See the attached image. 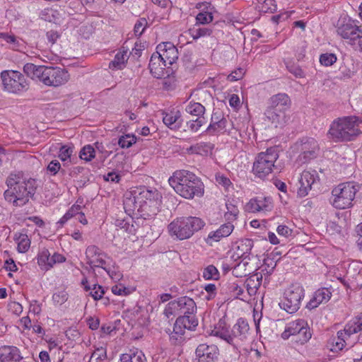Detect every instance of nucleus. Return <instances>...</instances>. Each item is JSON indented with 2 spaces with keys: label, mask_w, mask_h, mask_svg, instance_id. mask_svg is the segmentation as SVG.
Returning a JSON list of instances; mask_svg holds the SVG:
<instances>
[{
  "label": "nucleus",
  "mask_w": 362,
  "mask_h": 362,
  "mask_svg": "<svg viewBox=\"0 0 362 362\" xmlns=\"http://www.w3.org/2000/svg\"><path fill=\"white\" fill-rule=\"evenodd\" d=\"M95 350L92 354L89 362H105L107 360L106 348L104 344L101 345H94Z\"/></svg>",
  "instance_id": "nucleus-37"
},
{
  "label": "nucleus",
  "mask_w": 362,
  "mask_h": 362,
  "mask_svg": "<svg viewBox=\"0 0 362 362\" xmlns=\"http://www.w3.org/2000/svg\"><path fill=\"white\" fill-rule=\"evenodd\" d=\"M112 292L118 296H127L130 293L128 288L122 284H116L112 287Z\"/></svg>",
  "instance_id": "nucleus-55"
},
{
  "label": "nucleus",
  "mask_w": 362,
  "mask_h": 362,
  "mask_svg": "<svg viewBox=\"0 0 362 362\" xmlns=\"http://www.w3.org/2000/svg\"><path fill=\"white\" fill-rule=\"evenodd\" d=\"M8 189L4 192V199L14 206H23L33 197L37 189L35 179L25 178L23 173H11L6 179Z\"/></svg>",
  "instance_id": "nucleus-1"
},
{
  "label": "nucleus",
  "mask_w": 362,
  "mask_h": 362,
  "mask_svg": "<svg viewBox=\"0 0 362 362\" xmlns=\"http://www.w3.org/2000/svg\"><path fill=\"white\" fill-rule=\"evenodd\" d=\"M179 315H192L197 310L195 302L190 298L182 297L179 298Z\"/></svg>",
  "instance_id": "nucleus-27"
},
{
  "label": "nucleus",
  "mask_w": 362,
  "mask_h": 362,
  "mask_svg": "<svg viewBox=\"0 0 362 362\" xmlns=\"http://www.w3.org/2000/svg\"><path fill=\"white\" fill-rule=\"evenodd\" d=\"M246 208L252 213L270 211L273 209L272 199L270 197H257L250 199Z\"/></svg>",
  "instance_id": "nucleus-19"
},
{
  "label": "nucleus",
  "mask_w": 362,
  "mask_h": 362,
  "mask_svg": "<svg viewBox=\"0 0 362 362\" xmlns=\"http://www.w3.org/2000/svg\"><path fill=\"white\" fill-rule=\"evenodd\" d=\"M30 246V240L25 234H21L18 239V251L24 253L28 250Z\"/></svg>",
  "instance_id": "nucleus-42"
},
{
  "label": "nucleus",
  "mask_w": 362,
  "mask_h": 362,
  "mask_svg": "<svg viewBox=\"0 0 362 362\" xmlns=\"http://www.w3.org/2000/svg\"><path fill=\"white\" fill-rule=\"evenodd\" d=\"M95 156V149L91 145L85 146L80 151L79 157L86 160L90 161Z\"/></svg>",
  "instance_id": "nucleus-45"
},
{
  "label": "nucleus",
  "mask_w": 362,
  "mask_h": 362,
  "mask_svg": "<svg viewBox=\"0 0 362 362\" xmlns=\"http://www.w3.org/2000/svg\"><path fill=\"white\" fill-rule=\"evenodd\" d=\"M136 139L134 135L125 134L119 137L118 140L119 146L122 148H129L132 144H135Z\"/></svg>",
  "instance_id": "nucleus-47"
},
{
  "label": "nucleus",
  "mask_w": 362,
  "mask_h": 362,
  "mask_svg": "<svg viewBox=\"0 0 362 362\" xmlns=\"http://www.w3.org/2000/svg\"><path fill=\"white\" fill-rule=\"evenodd\" d=\"M263 7L267 8L266 11L274 13L276 11V5L274 0H265L264 1Z\"/></svg>",
  "instance_id": "nucleus-64"
},
{
  "label": "nucleus",
  "mask_w": 362,
  "mask_h": 362,
  "mask_svg": "<svg viewBox=\"0 0 362 362\" xmlns=\"http://www.w3.org/2000/svg\"><path fill=\"white\" fill-rule=\"evenodd\" d=\"M90 295L93 297V298L95 300H100L103 298V296L105 293L104 288L98 285L93 284V287L90 288Z\"/></svg>",
  "instance_id": "nucleus-52"
},
{
  "label": "nucleus",
  "mask_w": 362,
  "mask_h": 362,
  "mask_svg": "<svg viewBox=\"0 0 362 362\" xmlns=\"http://www.w3.org/2000/svg\"><path fill=\"white\" fill-rule=\"evenodd\" d=\"M87 264L93 269L95 267L103 268L106 264L107 255L96 245H89L86 250Z\"/></svg>",
  "instance_id": "nucleus-17"
},
{
  "label": "nucleus",
  "mask_w": 362,
  "mask_h": 362,
  "mask_svg": "<svg viewBox=\"0 0 362 362\" xmlns=\"http://www.w3.org/2000/svg\"><path fill=\"white\" fill-rule=\"evenodd\" d=\"M291 100L286 93H279L269 99V105L264 115L274 127H283L286 122L285 111L289 107Z\"/></svg>",
  "instance_id": "nucleus-6"
},
{
  "label": "nucleus",
  "mask_w": 362,
  "mask_h": 362,
  "mask_svg": "<svg viewBox=\"0 0 362 362\" xmlns=\"http://www.w3.org/2000/svg\"><path fill=\"white\" fill-rule=\"evenodd\" d=\"M196 356L202 361L212 362L217 359L218 349L214 344H199L196 349Z\"/></svg>",
  "instance_id": "nucleus-21"
},
{
  "label": "nucleus",
  "mask_w": 362,
  "mask_h": 362,
  "mask_svg": "<svg viewBox=\"0 0 362 362\" xmlns=\"http://www.w3.org/2000/svg\"><path fill=\"white\" fill-rule=\"evenodd\" d=\"M205 225L203 220L198 217H180L172 221L168 229L171 236L183 240L191 238L193 234L201 230Z\"/></svg>",
  "instance_id": "nucleus-5"
},
{
  "label": "nucleus",
  "mask_w": 362,
  "mask_h": 362,
  "mask_svg": "<svg viewBox=\"0 0 362 362\" xmlns=\"http://www.w3.org/2000/svg\"><path fill=\"white\" fill-rule=\"evenodd\" d=\"M61 164L57 160H52L47 165V170L52 175H55L60 170Z\"/></svg>",
  "instance_id": "nucleus-59"
},
{
  "label": "nucleus",
  "mask_w": 362,
  "mask_h": 362,
  "mask_svg": "<svg viewBox=\"0 0 362 362\" xmlns=\"http://www.w3.org/2000/svg\"><path fill=\"white\" fill-rule=\"evenodd\" d=\"M123 205L125 213L133 218L139 217L146 218V216L156 214V211H153L152 214H149L147 209L148 202L142 203L141 199H139V195L135 196L132 192H127L124 194Z\"/></svg>",
  "instance_id": "nucleus-10"
},
{
  "label": "nucleus",
  "mask_w": 362,
  "mask_h": 362,
  "mask_svg": "<svg viewBox=\"0 0 362 362\" xmlns=\"http://www.w3.org/2000/svg\"><path fill=\"white\" fill-rule=\"evenodd\" d=\"M288 71L297 78L304 77V72L298 66H291L288 67Z\"/></svg>",
  "instance_id": "nucleus-63"
},
{
  "label": "nucleus",
  "mask_w": 362,
  "mask_h": 362,
  "mask_svg": "<svg viewBox=\"0 0 362 362\" xmlns=\"http://www.w3.org/2000/svg\"><path fill=\"white\" fill-rule=\"evenodd\" d=\"M253 247V242L251 239H243L236 243L235 253L239 257L246 258L250 253Z\"/></svg>",
  "instance_id": "nucleus-31"
},
{
  "label": "nucleus",
  "mask_w": 362,
  "mask_h": 362,
  "mask_svg": "<svg viewBox=\"0 0 362 362\" xmlns=\"http://www.w3.org/2000/svg\"><path fill=\"white\" fill-rule=\"evenodd\" d=\"M249 329L248 323L242 318L239 319L231 329V334L233 337V339L235 338H239L240 340L245 339Z\"/></svg>",
  "instance_id": "nucleus-29"
},
{
  "label": "nucleus",
  "mask_w": 362,
  "mask_h": 362,
  "mask_svg": "<svg viewBox=\"0 0 362 362\" xmlns=\"http://www.w3.org/2000/svg\"><path fill=\"white\" fill-rule=\"evenodd\" d=\"M301 153L298 156V160L301 163H306L315 158L319 152L317 141L308 138L302 141L300 147Z\"/></svg>",
  "instance_id": "nucleus-18"
},
{
  "label": "nucleus",
  "mask_w": 362,
  "mask_h": 362,
  "mask_svg": "<svg viewBox=\"0 0 362 362\" xmlns=\"http://www.w3.org/2000/svg\"><path fill=\"white\" fill-rule=\"evenodd\" d=\"M337 31L339 35L352 45L362 38V30L350 19L340 24Z\"/></svg>",
  "instance_id": "nucleus-15"
},
{
  "label": "nucleus",
  "mask_w": 362,
  "mask_h": 362,
  "mask_svg": "<svg viewBox=\"0 0 362 362\" xmlns=\"http://www.w3.org/2000/svg\"><path fill=\"white\" fill-rule=\"evenodd\" d=\"M23 357L19 349L13 346H2L0 347V362L20 361Z\"/></svg>",
  "instance_id": "nucleus-25"
},
{
  "label": "nucleus",
  "mask_w": 362,
  "mask_h": 362,
  "mask_svg": "<svg viewBox=\"0 0 362 362\" xmlns=\"http://www.w3.org/2000/svg\"><path fill=\"white\" fill-rule=\"evenodd\" d=\"M169 185L181 197L192 199L201 197L204 193V185L194 173L187 170H177L168 179Z\"/></svg>",
  "instance_id": "nucleus-2"
},
{
  "label": "nucleus",
  "mask_w": 362,
  "mask_h": 362,
  "mask_svg": "<svg viewBox=\"0 0 362 362\" xmlns=\"http://www.w3.org/2000/svg\"><path fill=\"white\" fill-rule=\"evenodd\" d=\"M158 196V192L156 189H146L145 190H143L139 194V199H141V202L144 203V199H146L147 200H149V202L148 203L147 209L148 207H151L152 205L154 206L155 211H158L156 206L157 205V198Z\"/></svg>",
  "instance_id": "nucleus-34"
},
{
  "label": "nucleus",
  "mask_w": 362,
  "mask_h": 362,
  "mask_svg": "<svg viewBox=\"0 0 362 362\" xmlns=\"http://www.w3.org/2000/svg\"><path fill=\"white\" fill-rule=\"evenodd\" d=\"M66 258L59 253H54V255L50 258V262H49V268L52 267V266L56 263H62L65 262Z\"/></svg>",
  "instance_id": "nucleus-62"
},
{
  "label": "nucleus",
  "mask_w": 362,
  "mask_h": 362,
  "mask_svg": "<svg viewBox=\"0 0 362 362\" xmlns=\"http://www.w3.org/2000/svg\"><path fill=\"white\" fill-rule=\"evenodd\" d=\"M303 297V288L298 284H292L285 291L284 299L279 305L287 313H293L300 308Z\"/></svg>",
  "instance_id": "nucleus-11"
},
{
  "label": "nucleus",
  "mask_w": 362,
  "mask_h": 362,
  "mask_svg": "<svg viewBox=\"0 0 362 362\" xmlns=\"http://www.w3.org/2000/svg\"><path fill=\"white\" fill-rule=\"evenodd\" d=\"M120 362H146V359L141 351L130 350L121 356Z\"/></svg>",
  "instance_id": "nucleus-35"
},
{
  "label": "nucleus",
  "mask_w": 362,
  "mask_h": 362,
  "mask_svg": "<svg viewBox=\"0 0 362 362\" xmlns=\"http://www.w3.org/2000/svg\"><path fill=\"white\" fill-rule=\"evenodd\" d=\"M276 232L279 235L288 238L292 235L293 230L285 225H279L276 228Z\"/></svg>",
  "instance_id": "nucleus-58"
},
{
  "label": "nucleus",
  "mask_w": 362,
  "mask_h": 362,
  "mask_svg": "<svg viewBox=\"0 0 362 362\" xmlns=\"http://www.w3.org/2000/svg\"><path fill=\"white\" fill-rule=\"evenodd\" d=\"M362 119L356 116H346L335 119L330 124L328 138L335 142L351 141L362 134Z\"/></svg>",
  "instance_id": "nucleus-3"
},
{
  "label": "nucleus",
  "mask_w": 362,
  "mask_h": 362,
  "mask_svg": "<svg viewBox=\"0 0 362 362\" xmlns=\"http://www.w3.org/2000/svg\"><path fill=\"white\" fill-rule=\"evenodd\" d=\"M320 180L318 174L315 170H307L303 171L299 179V187L298 195L300 197L307 196L313 187Z\"/></svg>",
  "instance_id": "nucleus-16"
},
{
  "label": "nucleus",
  "mask_w": 362,
  "mask_h": 362,
  "mask_svg": "<svg viewBox=\"0 0 362 362\" xmlns=\"http://www.w3.org/2000/svg\"><path fill=\"white\" fill-rule=\"evenodd\" d=\"M0 78L3 89L10 93L21 95L29 89L28 81L18 71H3L0 74Z\"/></svg>",
  "instance_id": "nucleus-8"
},
{
  "label": "nucleus",
  "mask_w": 362,
  "mask_h": 362,
  "mask_svg": "<svg viewBox=\"0 0 362 362\" xmlns=\"http://www.w3.org/2000/svg\"><path fill=\"white\" fill-rule=\"evenodd\" d=\"M158 45L156 47V52L153 53L150 62L148 64V68L150 69V73L151 75L156 78H158Z\"/></svg>",
  "instance_id": "nucleus-39"
},
{
  "label": "nucleus",
  "mask_w": 362,
  "mask_h": 362,
  "mask_svg": "<svg viewBox=\"0 0 362 362\" xmlns=\"http://www.w3.org/2000/svg\"><path fill=\"white\" fill-rule=\"evenodd\" d=\"M80 210H81L80 205H73L69 209V211L60 218V220L57 222V223L59 224L61 226H62L71 217L78 215Z\"/></svg>",
  "instance_id": "nucleus-44"
},
{
  "label": "nucleus",
  "mask_w": 362,
  "mask_h": 362,
  "mask_svg": "<svg viewBox=\"0 0 362 362\" xmlns=\"http://www.w3.org/2000/svg\"><path fill=\"white\" fill-rule=\"evenodd\" d=\"M129 59L127 51L125 49L119 50L115 56L114 59L109 64V68L111 69H122Z\"/></svg>",
  "instance_id": "nucleus-30"
},
{
  "label": "nucleus",
  "mask_w": 362,
  "mask_h": 362,
  "mask_svg": "<svg viewBox=\"0 0 362 362\" xmlns=\"http://www.w3.org/2000/svg\"><path fill=\"white\" fill-rule=\"evenodd\" d=\"M233 229L234 226L230 222L222 224L216 230L210 232L205 241L211 246L214 243H217L221 239L229 236Z\"/></svg>",
  "instance_id": "nucleus-22"
},
{
  "label": "nucleus",
  "mask_w": 362,
  "mask_h": 362,
  "mask_svg": "<svg viewBox=\"0 0 362 362\" xmlns=\"http://www.w3.org/2000/svg\"><path fill=\"white\" fill-rule=\"evenodd\" d=\"M163 124L171 130H177L181 126L180 112L175 109L164 110L162 112Z\"/></svg>",
  "instance_id": "nucleus-24"
},
{
  "label": "nucleus",
  "mask_w": 362,
  "mask_h": 362,
  "mask_svg": "<svg viewBox=\"0 0 362 362\" xmlns=\"http://www.w3.org/2000/svg\"><path fill=\"white\" fill-rule=\"evenodd\" d=\"M73 153V149L67 146H62L59 151V158L63 162L67 161L70 159Z\"/></svg>",
  "instance_id": "nucleus-51"
},
{
  "label": "nucleus",
  "mask_w": 362,
  "mask_h": 362,
  "mask_svg": "<svg viewBox=\"0 0 362 362\" xmlns=\"http://www.w3.org/2000/svg\"><path fill=\"white\" fill-rule=\"evenodd\" d=\"M211 30L206 28H200L194 30L193 37L194 39L199 38L200 37L210 35Z\"/></svg>",
  "instance_id": "nucleus-61"
},
{
  "label": "nucleus",
  "mask_w": 362,
  "mask_h": 362,
  "mask_svg": "<svg viewBox=\"0 0 362 362\" xmlns=\"http://www.w3.org/2000/svg\"><path fill=\"white\" fill-rule=\"evenodd\" d=\"M147 21L144 18H141L137 21L134 25V33L136 36H141L146 29Z\"/></svg>",
  "instance_id": "nucleus-50"
},
{
  "label": "nucleus",
  "mask_w": 362,
  "mask_h": 362,
  "mask_svg": "<svg viewBox=\"0 0 362 362\" xmlns=\"http://www.w3.org/2000/svg\"><path fill=\"white\" fill-rule=\"evenodd\" d=\"M332 296V292L327 288L317 289L307 305L309 309H314L320 304L327 303Z\"/></svg>",
  "instance_id": "nucleus-23"
},
{
  "label": "nucleus",
  "mask_w": 362,
  "mask_h": 362,
  "mask_svg": "<svg viewBox=\"0 0 362 362\" xmlns=\"http://www.w3.org/2000/svg\"><path fill=\"white\" fill-rule=\"evenodd\" d=\"M194 92H192L187 100L185 101V110L186 112L189 115L197 116V117H202V116L205 112V107L200 103L194 102L193 100L189 101V99L194 95Z\"/></svg>",
  "instance_id": "nucleus-28"
},
{
  "label": "nucleus",
  "mask_w": 362,
  "mask_h": 362,
  "mask_svg": "<svg viewBox=\"0 0 362 362\" xmlns=\"http://www.w3.org/2000/svg\"><path fill=\"white\" fill-rule=\"evenodd\" d=\"M216 182L218 185H222L226 189L232 185V182L228 177L220 173L216 175Z\"/></svg>",
  "instance_id": "nucleus-56"
},
{
  "label": "nucleus",
  "mask_w": 362,
  "mask_h": 362,
  "mask_svg": "<svg viewBox=\"0 0 362 362\" xmlns=\"http://www.w3.org/2000/svg\"><path fill=\"white\" fill-rule=\"evenodd\" d=\"M23 71L30 78L49 86H59L69 80L68 71L57 66H36L27 63L23 66Z\"/></svg>",
  "instance_id": "nucleus-4"
},
{
  "label": "nucleus",
  "mask_w": 362,
  "mask_h": 362,
  "mask_svg": "<svg viewBox=\"0 0 362 362\" xmlns=\"http://www.w3.org/2000/svg\"><path fill=\"white\" fill-rule=\"evenodd\" d=\"M204 123V117H197L195 120L187 122V127L192 132H197Z\"/></svg>",
  "instance_id": "nucleus-53"
},
{
  "label": "nucleus",
  "mask_w": 362,
  "mask_h": 362,
  "mask_svg": "<svg viewBox=\"0 0 362 362\" xmlns=\"http://www.w3.org/2000/svg\"><path fill=\"white\" fill-rule=\"evenodd\" d=\"M179 306V299L170 301L165 305L163 314L165 315L166 321H173L176 316L178 317Z\"/></svg>",
  "instance_id": "nucleus-33"
},
{
  "label": "nucleus",
  "mask_w": 362,
  "mask_h": 362,
  "mask_svg": "<svg viewBox=\"0 0 362 362\" xmlns=\"http://www.w3.org/2000/svg\"><path fill=\"white\" fill-rule=\"evenodd\" d=\"M203 277L206 280H216L219 277V273L216 267L209 265L203 271Z\"/></svg>",
  "instance_id": "nucleus-46"
},
{
  "label": "nucleus",
  "mask_w": 362,
  "mask_h": 362,
  "mask_svg": "<svg viewBox=\"0 0 362 362\" xmlns=\"http://www.w3.org/2000/svg\"><path fill=\"white\" fill-rule=\"evenodd\" d=\"M211 334L220 337L229 344L233 343V337L231 334V331H229L227 328L222 327L221 322H219L218 327H216L213 330H211Z\"/></svg>",
  "instance_id": "nucleus-36"
},
{
  "label": "nucleus",
  "mask_w": 362,
  "mask_h": 362,
  "mask_svg": "<svg viewBox=\"0 0 362 362\" xmlns=\"http://www.w3.org/2000/svg\"><path fill=\"white\" fill-rule=\"evenodd\" d=\"M359 332H362V316L354 317L346 325L343 330L337 332V336L332 339L331 350L334 351L341 350L347 337Z\"/></svg>",
  "instance_id": "nucleus-12"
},
{
  "label": "nucleus",
  "mask_w": 362,
  "mask_h": 362,
  "mask_svg": "<svg viewBox=\"0 0 362 362\" xmlns=\"http://www.w3.org/2000/svg\"><path fill=\"white\" fill-rule=\"evenodd\" d=\"M262 276L255 274L248 278L245 283V287L250 296H255L262 284Z\"/></svg>",
  "instance_id": "nucleus-32"
},
{
  "label": "nucleus",
  "mask_w": 362,
  "mask_h": 362,
  "mask_svg": "<svg viewBox=\"0 0 362 362\" xmlns=\"http://www.w3.org/2000/svg\"><path fill=\"white\" fill-rule=\"evenodd\" d=\"M196 20L200 24L209 23L213 21V16L211 13L201 12L197 14Z\"/></svg>",
  "instance_id": "nucleus-54"
},
{
  "label": "nucleus",
  "mask_w": 362,
  "mask_h": 362,
  "mask_svg": "<svg viewBox=\"0 0 362 362\" xmlns=\"http://www.w3.org/2000/svg\"><path fill=\"white\" fill-rule=\"evenodd\" d=\"M198 325V320L195 316L192 315H180L176 319L173 330L170 328H165V332L170 335L171 340L177 341L178 337L182 338L185 330L193 329Z\"/></svg>",
  "instance_id": "nucleus-14"
},
{
  "label": "nucleus",
  "mask_w": 362,
  "mask_h": 362,
  "mask_svg": "<svg viewBox=\"0 0 362 362\" xmlns=\"http://www.w3.org/2000/svg\"><path fill=\"white\" fill-rule=\"evenodd\" d=\"M226 206L225 218L229 221L235 220L239 213L238 207L231 202H226Z\"/></svg>",
  "instance_id": "nucleus-43"
},
{
  "label": "nucleus",
  "mask_w": 362,
  "mask_h": 362,
  "mask_svg": "<svg viewBox=\"0 0 362 362\" xmlns=\"http://www.w3.org/2000/svg\"><path fill=\"white\" fill-rule=\"evenodd\" d=\"M50 253L47 249L43 248L38 254L37 262L40 267H43L45 269H49V262H50Z\"/></svg>",
  "instance_id": "nucleus-40"
},
{
  "label": "nucleus",
  "mask_w": 362,
  "mask_h": 362,
  "mask_svg": "<svg viewBox=\"0 0 362 362\" xmlns=\"http://www.w3.org/2000/svg\"><path fill=\"white\" fill-rule=\"evenodd\" d=\"M226 119L219 111L214 112L211 115V124L207 128L209 132H219L226 128Z\"/></svg>",
  "instance_id": "nucleus-26"
},
{
  "label": "nucleus",
  "mask_w": 362,
  "mask_h": 362,
  "mask_svg": "<svg viewBox=\"0 0 362 362\" xmlns=\"http://www.w3.org/2000/svg\"><path fill=\"white\" fill-rule=\"evenodd\" d=\"M0 40L9 44L14 49H17L21 45L20 39L11 33H0Z\"/></svg>",
  "instance_id": "nucleus-38"
},
{
  "label": "nucleus",
  "mask_w": 362,
  "mask_h": 362,
  "mask_svg": "<svg viewBox=\"0 0 362 362\" xmlns=\"http://www.w3.org/2000/svg\"><path fill=\"white\" fill-rule=\"evenodd\" d=\"M358 191V186L351 182L341 183L332 191L331 203L337 209H344L351 206Z\"/></svg>",
  "instance_id": "nucleus-9"
},
{
  "label": "nucleus",
  "mask_w": 362,
  "mask_h": 362,
  "mask_svg": "<svg viewBox=\"0 0 362 362\" xmlns=\"http://www.w3.org/2000/svg\"><path fill=\"white\" fill-rule=\"evenodd\" d=\"M297 336V341L300 344L307 342L311 338V333L307 321L303 319H297L290 322L281 334L284 339H288L291 336Z\"/></svg>",
  "instance_id": "nucleus-13"
},
{
  "label": "nucleus",
  "mask_w": 362,
  "mask_h": 362,
  "mask_svg": "<svg viewBox=\"0 0 362 362\" xmlns=\"http://www.w3.org/2000/svg\"><path fill=\"white\" fill-rule=\"evenodd\" d=\"M279 158V152L276 147H271L266 151L257 154L253 163L252 172L255 176L264 179L277 169L275 165Z\"/></svg>",
  "instance_id": "nucleus-7"
},
{
  "label": "nucleus",
  "mask_w": 362,
  "mask_h": 362,
  "mask_svg": "<svg viewBox=\"0 0 362 362\" xmlns=\"http://www.w3.org/2000/svg\"><path fill=\"white\" fill-rule=\"evenodd\" d=\"M244 74H245L244 69L240 68V69L235 70L231 74H230L228 76V79L230 81H235L241 79L243 77Z\"/></svg>",
  "instance_id": "nucleus-60"
},
{
  "label": "nucleus",
  "mask_w": 362,
  "mask_h": 362,
  "mask_svg": "<svg viewBox=\"0 0 362 362\" xmlns=\"http://www.w3.org/2000/svg\"><path fill=\"white\" fill-rule=\"evenodd\" d=\"M103 269L108 274L110 277L115 281H118L122 278V274L117 271L115 267L111 268L106 264Z\"/></svg>",
  "instance_id": "nucleus-57"
},
{
  "label": "nucleus",
  "mask_w": 362,
  "mask_h": 362,
  "mask_svg": "<svg viewBox=\"0 0 362 362\" xmlns=\"http://www.w3.org/2000/svg\"><path fill=\"white\" fill-rule=\"evenodd\" d=\"M69 298V294L65 291H60L54 293L52 296V300L56 305H62Z\"/></svg>",
  "instance_id": "nucleus-48"
},
{
  "label": "nucleus",
  "mask_w": 362,
  "mask_h": 362,
  "mask_svg": "<svg viewBox=\"0 0 362 362\" xmlns=\"http://www.w3.org/2000/svg\"><path fill=\"white\" fill-rule=\"evenodd\" d=\"M160 49L161 53H160V60L163 62L165 66L168 65H173V64L178 58V52L175 45L170 42H163V45L160 44Z\"/></svg>",
  "instance_id": "nucleus-20"
},
{
  "label": "nucleus",
  "mask_w": 362,
  "mask_h": 362,
  "mask_svg": "<svg viewBox=\"0 0 362 362\" xmlns=\"http://www.w3.org/2000/svg\"><path fill=\"white\" fill-rule=\"evenodd\" d=\"M173 71L172 69H170L168 66V69L166 71L167 77H163L162 80V86L163 88L166 90H169L173 88L175 86V76H173Z\"/></svg>",
  "instance_id": "nucleus-41"
},
{
  "label": "nucleus",
  "mask_w": 362,
  "mask_h": 362,
  "mask_svg": "<svg viewBox=\"0 0 362 362\" xmlns=\"http://www.w3.org/2000/svg\"><path fill=\"white\" fill-rule=\"evenodd\" d=\"M337 61V57L334 54L325 53L320 55V62L324 66H331Z\"/></svg>",
  "instance_id": "nucleus-49"
}]
</instances>
